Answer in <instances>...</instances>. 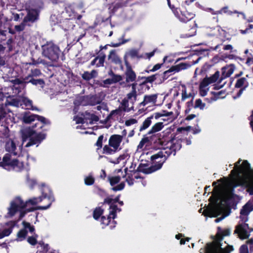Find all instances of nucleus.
<instances>
[{
  "mask_svg": "<svg viewBox=\"0 0 253 253\" xmlns=\"http://www.w3.org/2000/svg\"><path fill=\"white\" fill-rule=\"evenodd\" d=\"M233 250V248L231 246H227L224 249H222V253H230L231 251Z\"/></svg>",
  "mask_w": 253,
  "mask_h": 253,
  "instance_id": "obj_52",
  "label": "nucleus"
},
{
  "mask_svg": "<svg viewBox=\"0 0 253 253\" xmlns=\"http://www.w3.org/2000/svg\"><path fill=\"white\" fill-rule=\"evenodd\" d=\"M22 225L23 228L21 229L17 234L16 241L18 242L23 241L25 239L28 231L32 233L35 230L34 227L31 226L29 222L24 221L22 222Z\"/></svg>",
  "mask_w": 253,
  "mask_h": 253,
  "instance_id": "obj_14",
  "label": "nucleus"
},
{
  "mask_svg": "<svg viewBox=\"0 0 253 253\" xmlns=\"http://www.w3.org/2000/svg\"><path fill=\"white\" fill-rule=\"evenodd\" d=\"M15 101L16 102H14V104L16 106L19 107L24 105L25 107L28 109L39 111L36 107L33 106L32 101L26 97H21L16 98Z\"/></svg>",
  "mask_w": 253,
  "mask_h": 253,
  "instance_id": "obj_15",
  "label": "nucleus"
},
{
  "mask_svg": "<svg viewBox=\"0 0 253 253\" xmlns=\"http://www.w3.org/2000/svg\"><path fill=\"white\" fill-rule=\"evenodd\" d=\"M103 136L100 135L99 136L97 141L96 143V145L100 148L102 147L103 142Z\"/></svg>",
  "mask_w": 253,
  "mask_h": 253,
  "instance_id": "obj_50",
  "label": "nucleus"
},
{
  "mask_svg": "<svg viewBox=\"0 0 253 253\" xmlns=\"http://www.w3.org/2000/svg\"><path fill=\"white\" fill-rule=\"evenodd\" d=\"M99 104V105H98L97 106V109L98 110L100 111L102 109L105 110L106 109V108H107L106 104H105L104 103L102 102V101L100 104Z\"/></svg>",
  "mask_w": 253,
  "mask_h": 253,
  "instance_id": "obj_53",
  "label": "nucleus"
},
{
  "mask_svg": "<svg viewBox=\"0 0 253 253\" xmlns=\"http://www.w3.org/2000/svg\"><path fill=\"white\" fill-rule=\"evenodd\" d=\"M30 77V76H28V77L24 79L23 81L18 79L10 80V82L12 84V86H11V88L13 90V93L14 94H17L19 93L20 88L23 85L22 84L23 82L25 83L30 82L31 83L35 85L39 84L42 87H43L44 82L42 80H35L32 79L28 81V78Z\"/></svg>",
  "mask_w": 253,
  "mask_h": 253,
  "instance_id": "obj_12",
  "label": "nucleus"
},
{
  "mask_svg": "<svg viewBox=\"0 0 253 253\" xmlns=\"http://www.w3.org/2000/svg\"><path fill=\"white\" fill-rule=\"evenodd\" d=\"M156 76L155 75H152L151 76H149L148 77H147L146 78L145 81L148 83H151L153 81H154L156 80Z\"/></svg>",
  "mask_w": 253,
  "mask_h": 253,
  "instance_id": "obj_56",
  "label": "nucleus"
},
{
  "mask_svg": "<svg viewBox=\"0 0 253 253\" xmlns=\"http://www.w3.org/2000/svg\"><path fill=\"white\" fill-rule=\"evenodd\" d=\"M230 233V230L229 229H225L224 230H222V237L224 236H227L229 235Z\"/></svg>",
  "mask_w": 253,
  "mask_h": 253,
  "instance_id": "obj_62",
  "label": "nucleus"
},
{
  "mask_svg": "<svg viewBox=\"0 0 253 253\" xmlns=\"http://www.w3.org/2000/svg\"><path fill=\"white\" fill-rule=\"evenodd\" d=\"M189 66L185 63H180L175 66H172L169 70L164 72L165 75H167L170 72H178L182 70L186 69Z\"/></svg>",
  "mask_w": 253,
  "mask_h": 253,
  "instance_id": "obj_23",
  "label": "nucleus"
},
{
  "mask_svg": "<svg viewBox=\"0 0 253 253\" xmlns=\"http://www.w3.org/2000/svg\"><path fill=\"white\" fill-rule=\"evenodd\" d=\"M123 137L120 135L114 134L112 135L109 139V144L113 147L114 150H118L122 141Z\"/></svg>",
  "mask_w": 253,
  "mask_h": 253,
  "instance_id": "obj_17",
  "label": "nucleus"
},
{
  "mask_svg": "<svg viewBox=\"0 0 253 253\" xmlns=\"http://www.w3.org/2000/svg\"><path fill=\"white\" fill-rule=\"evenodd\" d=\"M221 231L218 227V231L212 244H208L205 250V253H221Z\"/></svg>",
  "mask_w": 253,
  "mask_h": 253,
  "instance_id": "obj_13",
  "label": "nucleus"
},
{
  "mask_svg": "<svg viewBox=\"0 0 253 253\" xmlns=\"http://www.w3.org/2000/svg\"><path fill=\"white\" fill-rule=\"evenodd\" d=\"M239 159L234 164L227 177H222V219L230 213L233 203V189L238 186H245L250 195H253V170L247 161Z\"/></svg>",
  "mask_w": 253,
  "mask_h": 253,
  "instance_id": "obj_1",
  "label": "nucleus"
},
{
  "mask_svg": "<svg viewBox=\"0 0 253 253\" xmlns=\"http://www.w3.org/2000/svg\"><path fill=\"white\" fill-rule=\"evenodd\" d=\"M196 117V116L195 115L191 114V115L187 116L185 119L186 120L190 121V120H191L194 119Z\"/></svg>",
  "mask_w": 253,
  "mask_h": 253,
  "instance_id": "obj_63",
  "label": "nucleus"
},
{
  "mask_svg": "<svg viewBox=\"0 0 253 253\" xmlns=\"http://www.w3.org/2000/svg\"><path fill=\"white\" fill-rule=\"evenodd\" d=\"M103 83L105 84H113L112 80L111 78H109L104 80Z\"/></svg>",
  "mask_w": 253,
  "mask_h": 253,
  "instance_id": "obj_60",
  "label": "nucleus"
},
{
  "mask_svg": "<svg viewBox=\"0 0 253 253\" xmlns=\"http://www.w3.org/2000/svg\"><path fill=\"white\" fill-rule=\"evenodd\" d=\"M89 99V97L88 96L78 97L76 99L74 104L76 106L90 105Z\"/></svg>",
  "mask_w": 253,
  "mask_h": 253,
  "instance_id": "obj_24",
  "label": "nucleus"
},
{
  "mask_svg": "<svg viewBox=\"0 0 253 253\" xmlns=\"http://www.w3.org/2000/svg\"><path fill=\"white\" fill-rule=\"evenodd\" d=\"M42 197L34 198L24 203L19 197L12 200L8 208L7 216L13 217L16 214H19V218H22L27 212L35 210H46L48 209L54 201V197L50 188L42 184Z\"/></svg>",
  "mask_w": 253,
  "mask_h": 253,
  "instance_id": "obj_2",
  "label": "nucleus"
},
{
  "mask_svg": "<svg viewBox=\"0 0 253 253\" xmlns=\"http://www.w3.org/2000/svg\"><path fill=\"white\" fill-rule=\"evenodd\" d=\"M233 49V47L231 45L228 44L226 45H225L224 47V49L226 50H229L230 52L232 51V50Z\"/></svg>",
  "mask_w": 253,
  "mask_h": 253,
  "instance_id": "obj_64",
  "label": "nucleus"
},
{
  "mask_svg": "<svg viewBox=\"0 0 253 253\" xmlns=\"http://www.w3.org/2000/svg\"><path fill=\"white\" fill-rule=\"evenodd\" d=\"M173 113L172 112H168L163 111L161 113H155L152 115H151L150 117H153V118H155L156 119H158V118L162 117H169Z\"/></svg>",
  "mask_w": 253,
  "mask_h": 253,
  "instance_id": "obj_34",
  "label": "nucleus"
},
{
  "mask_svg": "<svg viewBox=\"0 0 253 253\" xmlns=\"http://www.w3.org/2000/svg\"><path fill=\"white\" fill-rule=\"evenodd\" d=\"M37 133L31 128L24 129L23 131L22 139L20 137H14L6 140L5 150L13 155H17L20 153L22 146L27 140H29V142L25 145L26 147L40 143L45 138V134L39 133L37 135Z\"/></svg>",
  "mask_w": 253,
  "mask_h": 253,
  "instance_id": "obj_3",
  "label": "nucleus"
},
{
  "mask_svg": "<svg viewBox=\"0 0 253 253\" xmlns=\"http://www.w3.org/2000/svg\"><path fill=\"white\" fill-rule=\"evenodd\" d=\"M129 158V155L127 153H125L120 155L116 161L112 162V163L115 164H121L123 166H125Z\"/></svg>",
  "mask_w": 253,
  "mask_h": 253,
  "instance_id": "obj_26",
  "label": "nucleus"
},
{
  "mask_svg": "<svg viewBox=\"0 0 253 253\" xmlns=\"http://www.w3.org/2000/svg\"><path fill=\"white\" fill-rule=\"evenodd\" d=\"M126 81L127 82H132L135 81L136 79V75L132 71L131 68L127 66V69L126 72Z\"/></svg>",
  "mask_w": 253,
  "mask_h": 253,
  "instance_id": "obj_25",
  "label": "nucleus"
},
{
  "mask_svg": "<svg viewBox=\"0 0 253 253\" xmlns=\"http://www.w3.org/2000/svg\"><path fill=\"white\" fill-rule=\"evenodd\" d=\"M103 210L100 208H96L93 211V218L96 220H98L100 216L103 213Z\"/></svg>",
  "mask_w": 253,
  "mask_h": 253,
  "instance_id": "obj_38",
  "label": "nucleus"
},
{
  "mask_svg": "<svg viewBox=\"0 0 253 253\" xmlns=\"http://www.w3.org/2000/svg\"><path fill=\"white\" fill-rule=\"evenodd\" d=\"M128 54L132 57L137 56L138 55V51L135 49H132L128 52Z\"/></svg>",
  "mask_w": 253,
  "mask_h": 253,
  "instance_id": "obj_54",
  "label": "nucleus"
},
{
  "mask_svg": "<svg viewBox=\"0 0 253 253\" xmlns=\"http://www.w3.org/2000/svg\"><path fill=\"white\" fill-rule=\"evenodd\" d=\"M16 224V221H9L6 224V227L5 229L2 230L0 229V239L9 236L12 232V229Z\"/></svg>",
  "mask_w": 253,
  "mask_h": 253,
  "instance_id": "obj_18",
  "label": "nucleus"
},
{
  "mask_svg": "<svg viewBox=\"0 0 253 253\" xmlns=\"http://www.w3.org/2000/svg\"><path fill=\"white\" fill-rule=\"evenodd\" d=\"M253 210V205L250 203H247L242 208L240 211V218L245 222L248 220L247 216Z\"/></svg>",
  "mask_w": 253,
  "mask_h": 253,
  "instance_id": "obj_19",
  "label": "nucleus"
},
{
  "mask_svg": "<svg viewBox=\"0 0 253 253\" xmlns=\"http://www.w3.org/2000/svg\"><path fill=\"white\" fill-rule=\"evenodd\" d=\"M22 121L26 124H30L35 121H38V122L36 123L32 127H29L27 128L32 129L33 131H36L37 133V135L39 133H42L39 129H42L45 125L49 124V121L44 117L38 115L30 114L29 113H25L23 114Z\"/></svg>",
  "mask_w": 253,
  "mask_h": 253,
  "instance_id": "obj_7",
  "label": "nucleus"
},
{
  "mask_svg": "<svg viewBox=\"0 0 253 253\" xmlns=\"http://www.w3.org/2000/svg\"><path fill=\"white\" fill-rule=\"evenodd\" d=\"M220 76V72L216 71L211 77L209 78H204L200 84V94L202 96H205L207 95L209 91L208 86L210 84L214 83L217 81H219L217 84H214L213 89L215 90H218L220 89L221 85L219 84L221 79H219ZM212 97H211V101H215L218 99L220 98L221 95V91H214L211 92Z\"/></svg>",
  "mask_w": 253,
  "mask_h": 253,
  "instance_id": "obj_5",
  "label": "nucleus"
},
{
  "mask_svg": "<svg viewBox=\"0 0 253 253\" xmlns=\"http://www.w3.org/2000/svg\"><path fill=\"white\" fill-rule=\"evenodd\" d=\"M42 55L51 61H56L59 57V48L52 42H47L42 46Z\"/></svg>",
  "mask_w": 253,
  "mask_h": 253,
  "instance_id": "obj_9",
  "label": "nucleus"
},
{
  "mask_svg": "<svg viewBox=\"0 0 253 253\" xmlns=\"http://www.w3.org/2000/svg\"><path fill=\"white\" fill-rule=\"evenodd\" d=\"M126 180L127 182L129 185H131L133 184V180L130 178L129 176L126 178Z\"/></svg>",
  "mask_w": 253,
  "mask_h": 253,
  "instance_id": "obj_61",
  "label": "nucleus"
},
{
  "mask_svg": "<svg viewBox=\"0 0 253 253\" xmlns=\"http://www.w3.org/2000/svg\"><path fill=\"white\" fill-rule=\"evenodd\" d=\"M191 96V94L190 93L188 92L186 88L184 87L182 90V99H185L186 98H189Z\"/></svg>",
  "mask_w": 253,
  "mask_h": 253,
  "instance_id": "obj_47",
  "label": "nucleus"
},
{
  "mask_svg": "<svg viewBox=\"0 0 253 253\" xmlns=\"http://www.w3.org/2000/svg\"><path fill=\"white\" fill-rule=\"evenodd\" d=\"M164 127L163 123L162 122H159L155 124L152 127L151 130H150L149 133L151 134L158 131H160Z\"/></svg>",
  "mask_w": 253,
  "mask_h": 253,
  "instance_id": "obj_33",
  "label": "nucleus"
},
{
  "mask_svg": "<svg viewBox=\"0 0 253 253\" xmlns=\"http://www.w3.org/2000/svg\"><path fill=\"white\" fill-rule=\"evenodd\" d=\"M105 58V55H100L98 57H96L91 63V65H93L96 64L97 67L102 66L104 64V60Z\"/></svg>",
  "mask_w": 253,
  "mask_h": 253,
  "instance_id": "obj_28",
  "label": "nucleus"
},
{
  "mask_svg": "<svg viewBox=\"0 0 253 253\" xmlns=\"http://www.w3.org/2000/svg\"><path fill=\"white\" fill-rule=\"evenodd\" d=\"M162 65V64H157L155 65L153 67L152 69H151L150 71L152 72H154V71H156L159 70L161 67Z\"/></svg>",
  "mask_w": 253,
  "mask_h": 253,
  "instance_id": "obj_58",
  "label": "nucleus"
},
{
  "mask_svg": "<svg viewBox=\"0 0 253 253\" xmlns=\"http://www.w3.org/2000/svg\"><path fill=\"white\" fill-rule=\"evenodd\" d=\"M124 186H125V184L123 182H121L119 185H118L115 187H114L112 188V189L114 191L121 190L124 188Z\"/></svg>",
  "mask_w": 253,
  "mask_h": 253,
  "instance_id": "obj_51",
  "label": "nucleus"
},
{
  "mask_svg": "<svg viewBox=\"0 0 253 253\" xmlns=\"http://www.w3.org/2000/svg\"><path fill=\"white\" fill-rule=\"evenodd\" d=\"M94 182V178L91 176L88 175L84 178V183L87 185H92Z\"/></svg>",
  "mask_w": 253,
  "mask_h": 253,
  "instance_id": "obj_41",
  "label": "nucleus"
},
{
  "mask_svg": "<svg viewBox=\"0 0 253 253\" xmlns=\"http://www.w3.org/2000/svg\"><path fill=\"white\" fill-rule=\"evenodd\" d=\"M206 107V104L202 102L200 99H198L195 101V108H199L201 110H203Z\"/></svg>",
  "mask_w": 253,
  "mask_h": 253,
  "instance_id": "obj_37",
  "label": "nucleus"
},
{
  "mask_svg": "<svg viewBox=\"0 0 253 253\" xmlns=\"http://www.w3.org/2000/svg\"><path fill=\"white\" fill-rule=\"evenodd\" d=\"M109 75H110L111 77V79L112 80L113 84L119 82L122 79V78L121 76L115 75L112 71L109 73Z\"/></svg>",
  "mask_w": 253,
  "mask_h": 253,
  "instance_id": "obj_39",
  "label": "nucleus"
},
{
  "mask_svg": "<svg viewBox=\"0 0 253 253\" xmlns=\"http://www.w3.org/2000/svg\"><path fill=\"white\" fill-rule=\"evenodd\" d=\"M249 228L248 225L245 223L240 224L236 226L235 232L238 234L241 239H245L249 238L250 234L247 230Z\"/></svg>",
  "mask_w": 253,
  "mask_h": 253,
  "instance_id": "obj_16",
  "label": "nucleus"
},
{
  "mask_svg": "<svg viewBox=\"0 0 253 253\" xmlns=\"http://www.w3.org/2000/svg\"><path fill=\"white\" fill-rule=\"evenodd\" d=\"M27 241L30 244L32 245H35L37 243L36 238L33 236L29 237L27 239Z\"/></svg>",
  "mask_w": 253,
  "mask_h": 253,
  "instance_id": "obj_48",
  "label": "nucleus"
},
{
  "mask_svg": "<svg viewBox=\"0 0 253 253\" xmlns=\"http://www.w3.org/2000/svg\"><path fill=\"white\" fill-rule=\"evenodd\" d=\"M25 27V24L22 23L19 25H16L15 26V29L18 31L20 32L24 30Z\"/></svg>",
  "mask_w": 253,
  "mask_h": 253,
  "instance_id": "obj_55",
  "label": "nucleus"
},
{
  "mask_svg": "<svg viewBox=\"0 0 253 253\" xmlns=\"http://www.w3.org/2000/svg\"><path fill=\"white\" fill-rule=\"evenodd\" d=\"M119 197H117L115 199L108 197L104 200V203H107L110 206L109 214L107 217L105 216H101L100 223L102 225V228H104L106 226H109L110 229H112L116 226V222L114 219L116 216V213L120 211V209L117 207L116 203L118 202L121 205H123V202L119 201Z\"/></svg>",
  "mask_w": 253,
  "mask_h": 253,
  "instance_id": "obj_6",
  "label": "nucleus"
},
{
  "mask_svg": "<svg viewBox=\"0 0 253 253\" xmlns=\"http://www.w3.org/2000/svg\"><path fill=\"white\" fill-rule=\"evenodd\" d=\"M157 97L158 95L156 94L145 95L143 101L141 103V105L142 106L154 105L157 102Z\"/></svg>",
  "mask_w": 253,
  "mask_h": 253,
  "instance_id": "obj_20",
  "label": "nucleus"
},
{
  "mask_svg": "<svg viewBox=\"0 0 253 253\" xmlns=\"http://www.w3.org/2000/svg\"><path fill=\"white\" fill-rule=\"evenodd\" d=\"M181 147V141L172 140L168 143V148H169V150H167L168 152H170V155L173 152V155H175V152L176 150H178Z\"/></svg>",
  "mask_w": 253,
  "mask_h": 253,
  "instance_id": "obj_21",
  "label": "nucleus"
},
{
  "mask_svg": "<svg viewBox=\"0 0 253 253\" xmlns=\"http://www.w3.org/2000/svg\"><path fill=\"white\" fill-rule=\"evenodd\" d=\"M117 151V150H114V148L111 147L109 144L108 145H105L103 148V153L106 155H111L114 154Z\"/></svg>",
  "mask_w": 253,
  "mask_h": 253,
  "instance_id": "obj_35",
  "label": "nucleus"
},
{
  "mask_svg": "<svg viewBox=\"0 0 253 253\" xmlns=\"http://www.w3.org/2000/svg\"><path fill=\"white\" fill-rule=\"evenodd\" d=\"M246 82V80L245 78H241L237 81L235 86L237 87H241L244 85Z\"/></svg>",
  "mask_w": 253,
  "mask_h": 253,
  "instance_id": "obj_43",
  "label": "nucleus"
},
{
  "mask_svg": "<svg viewBox=\"0 0 253 253\" xmlns=\"http://www.w3.org/2000/svg\"><path fill=\"white\" fill-rule=\"evenodd\" d=\"M213 190L210 203L204 210L205 216L217 217L221 213V181L219 179L213 183Z\"/></svg>",
  "mask_w": 253,
  "mask_h": 253,
  "instance_id": "obj_4",
  "label": "nucleus"
},
{
  "mask_svg": "<svg viewBox=\"0 0 253 253\" xmlns=\"http://www.w3.org/2000/svg\"><path fill=\"white\" fill-rule=\"evenodd\" d=\"M27 183L29 187L32 188L36 184V181L34 179L31 178L29 177V176H27Z\"/></svg>",
  "mask_w": 253,
  "mask_h": 253,
  "instance_id": "obj_42",
  "label": "nucleus"
},
{
  "mask_svg": "<svg viewBox=\"0 0 253 253\" xmlns=\"http://www.w3.org/2000/svg\"><path fill=\"white\" fill-rule=\"evenodd\" d=\"M41 73L39 70L35 69L32 71V76H38L40 75Z\"/></svg>",
  "mask_w": 253,
  "mask_h": 253,
  "instance_id": "obj_57",
  "label": "nucleus"
},
{
  "mask_svg": "<svg viewBox=\"0 0 253 253\" xmlns=\"http://www.w3.org/2000/svg\"><path fill=\"white\" fill-rule=\"evenodd\" d=\"M152 119L153 117L150 116L145 119L143 122L142 125L140 127V130L142 131L147 128L151 124Z\"/></svg>",
  "mask_w": 253,
  "mask_h": 253,
  "instance_id": "obj_36",
  "label": "nucleus"
},
{
  "mask_svg": "<svg viewBox=\"0 0 253 253\" xmlns=\"http://www.w3.org/2000/svg\"><path fill=\"white\" fill-rule=\"evenodd\" d=\"M38 17V11L34 9L28 10L27 15L24 19V22L28 21L33 22L37 19Z\"/></svg>",
  "mask_w": 253,
  "mask_h": 253,
  "instance_id": "obj_22",
  "label": "nucleus"
},
{
  "mask_svg": "<svg viewBox=\"0 0 253 253\" xmlns=\"http://www.w3.org/2000/svg\"><path fill=\"white\" fill-rule=\"evenodd\" d=\"M0 166L7 170L15 169L19 170L23 167V164L12 158L10 154H6L3 157L2 162L0 163Z\"/></svg>",
  "mask_w": 253,
  "mask_h": 253,
  "instance_id": "obj_8",
  "label": "nucleus"
},
{
  "mask_svg": "<svg viewBox=\"0 0 253 253\" xmlns=\"http://www.w3.org/2000/svg\"><path fill=\"white\" fill-rule=\"evenodd\" d=\"M194 15L193 14H188V16L186 15V14H182L181 16L179 17L180 20L183 22H186L190 19L193 17Z\"/></svg>",
  "mask_w": 253,
  "mask_h": 253,
  "instance_id": "obj_40",
  "label": "nucleus"
},
{
  "mask_svg": "<svg viewBox=\"0 0 253 253\" xmlns=\"http://www.w3.org/2000/svg\"><path fill=\"white\" fill-rule=\"evenodd\" d=\"M83 116L84 118L78 116L74 118L73 120L77 124H81V125L77 126L76 128L85 129L86 127H88V124H93L94 123L97 122L99 120L97 116L88 112H85Z\"/></svg>",
  "mask_w": 253,
  "mask_h": 253,
  "instance_id": "obj_11",
  "label": "nucleus"
},
{
  "mask_svg": "<svg viewBox=\"0 0 253 253\" xmlns=\"http://www.w3.org/2000/svg\"><path fill=\"white\" fill-rule=\"evenodd\" d=\"M234 70V67L233 65H230L222 69V75L224 78L228 77L232 74Z\"/></svg>",
  "mask_w": 253,
  "mask_h": 253,
  "instance_id": "obj_30",
  "label": "nucleus"
},
{
  "mask_svg": "<svg viewBox=\"0 0 253 253\" xmlns=\"http://www.w3.org/2000/svg\"><path fill=\"white\" fill-rule=\"evenodd\" d=\"M82 77L84 80H89L91 79V78H92L93 77H94V75H91V74H90V73H89L88 72H84L82 75Z\"/></svg>",
  "mask_w": 253,
  "mask_h": 253,
  "instance_id": "obj_44",
  "label": "nucleus"
},
{
  "mask_svg": "<svg viewBox=\"0 0 253 253\" xmlns=\"http://www.w3.org/2000/svg\"><path fill=\"white\" fill-rule=\"evenodd\" d=\"M90 105H95L100 104L103 100V98L100 95L89 96Z\"/></svg>",
  "mask_w": 253,
  "mask_h": 253,
  "instance_id": "obj_29",
  "label": "nucleus"
},
{
  "mask_svg": "<svg viewBox=\"0 0 253 253\" xmlns=\"http://www.w3.org/2000/svg\"><path fill=\"white\" fill-rule=\"evenodd\" d=\"M165 117L167 118H164V119H163V120L164 121H166L167 120V121H169V122H172L173 120V119H174V117H173V114L172 115H171L170 116H169V117Z\"/></svg>",
  "mask_w": 253,
  "mask_h": 253,
  "instance_id": "obj_59",
  "label": "nucleus"
},
{
  "mask_svg": "<svg viewBox=\"0 0 253 253\" xmlns=\"http://www.w3.org/2000/svg\"><path fill=\"white\" fill-rule=\"evenodd\" d=\"M121 109L125 111L128 112L133 108V105L128 100L124 99L121 104Z\"/></svg>",
  "mask_w": 253,
  "mask_h": 253,
  "instance_id": "obj_32",
  "label": "nucleus"
},
{
  "mask_svg": "<svg viewBox=\"0 0 253 253\" xmlns=\"http://www.w3.org/2000/svg\"><path fill=\"white\" fill-rule=\"evenodd\" d=\"M132 91L127 94V99L126 100H128L130 102V103L131 105H133L134 101L136 100V91L135 90V84H132Z\"/></svg>",
  "mask_w": 253,
  "mask_h": 253,
  "instance_id": "obj_31",
  "label": "nucleus"
},
{
  "mask_svg": "<svg viewBox=\"0 0 253 253\" xmlns=\"http://www.w3.org/2000/svg\"><path fill=\"white\" fill-rule=\"evenodd\" d=\"M148 141V140L147 138H143L142 139L141 141L140 142L139 144H138L137 146L138 149H142L144 147V145L147 143Z\"/></svg>",
  "mask_w": 253,
  "mask_h": 253,
  "instance_id": "obj_45",
  "label": "nucleus"
},
{
  "mask_svg": "<svg viewBox=\"0 0 253 253\" xmlns=\"http://www.w3.org/2000/svg\"><path fill=\"white\" fill-rule=\"evenodd\" d=\"M170 155V152H168L166 149L159 151L151 156V160L153 162V166L151 167L152 171H155L160 169L162 165L165 162L167 158Z\"/></svg>",
  "mask_w": 253,
  "mask_h": 253,
  "instance_id": "obj_10",
  "label": "nucleus"
},
{
  "mask_svg": "<svg viewBox=\"0 0 253 253\" xmlns=\"http://www.w3.org/2000/svg\"><path fill=\"white\" fill-rule=\"evenodd\" d=\"M120 180V177L118 176H115L112 177L110 179V184L111 185H113L118 183Z\"/></svg>",
  "mask_w": 253,
  "mask_h": 253,
  "instance_id": "obj_46",
  "label": "nucleus"
},
{
  "mask_svg": "<svg viewBox=\"0 0 253 253\" xmlns=\"http://www.w3.org/2000/svg\"><path fill=\"white\" fill-rule=\"evenodd\" d=\"M137 123V120L134 119H130L126 120L125 122V124L127 126H129L135 124Z\"/></svg>",
  "mask_w": 253,
  "mask_h": 253,
  "instance_id": "obj_49",
  "label": "nucleus"
},
{
  "mask_svg": "<svg viewBox=\"0 0 253 253\" xmlns=\"http://www.w3.org/2000/svg\"><path fill=\"white\" fill-rule=\"evenodd\" d=\"M246 244H247L243 245L241 247L240 253H249L247 245H250V251H253V238L247 241Z\"/></svg>",
  "mask_w": 253,
  "mask_h": 253,
  "instance_id": "obj_27",
  "label": "nucleus"
}]
</instances>
